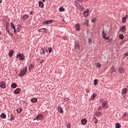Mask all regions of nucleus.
Returning <instances> with one entry per match:
<instances>
[{"instance_id": "obj_1", "label": "nucleus", "mask_w": 128, "mask_h": 128, "mask_svg": "<svg viewBox=\"0 0 128 128\" xmlns=\"http://www.w3.org/2000/svg\"><path fill=\"white\" fill-rule=\"evenodd\" d=\"M26 72H28V68L25 67L21 68L20 70V72L18 73V76H19L22 77L26 74Z\"/></svg>"}, {"instance_id": "obj_2", "label": "nucleus", "mask_w": 128, "mask_h": 128, "mask_svg": "<svg viewBox=\"0 0 128 128\" xmlns=\"http://www.w3.org/2000/svg\"><path fill=\"white\" fill-rule=\"evenodd\" d=\"M20 58V60H24V55L20 53H18L16 54V58Z\"/></svg>"}, {"instance_id": "obj_3", "label": "nucleus", "mask_w": 128, "mask_h": 128, "mask_svg": "<svg viewBox=\"0 0 128 128\" xmlns=\"http://www.w3.org/2000/svg\"><path fill=\"white\" fill-rule=\"evenodd\" d=\"M102 108H110V105L108 104V102L104 101L102 103Z\"/></svg>"}, {"instance_id": "obj_4", "label": "nucleus", "mask_w": 128, "mask_h": 128, "mask_svg": "<svg viewBox=\"0 0 128 128\" xmlns=\"http://www.w3.org/2000/svg\"><path fill=\"white\" fill-rule=\"evenodd\" d=\"M102 36L103 38H104V40H108V37H106V36L107 34L106 33L104 32V30L102 31Z\"/></svg>"}, {"instance_id": "obj_5", "label": "nucleus", "mask_w": 128, "mask_h": 128, "mask_svg": "<svg viewBox=\"0 0 128 128\" xmlns=\"http://www.w3.org/2000/svg\"><path fill=\"white\" fill-rule=\"evenodd\" d=\"M36 118V120H42L44 118V115L42 114H38Z\"/></svg>"}, {"instance_id": "obj_6", "label": "nucleus", "mask_w": 128, "mask_h": 128, "mask_svg": "<svg viewBox=\"0 0 128 128\" xmlns=\"http://www.w3.org/2000/svg\"><path fill=\"white\" fill-rule=\"evenodd\" d=\"M46 32H48V28H42L38 30V32H44V34H46Z\"/></svg>"}, {"instance_id": "obj_7", "label": "nucleus", "mask_w": 128, "mask_h": 128, "mask_svg": "<svg viewBox=\"0 0 128 128\" xmlns=\"http://www.w3.org/2000/svg\"><path fill=\"white\" fill-rule=\"evenodd\" d=\"M118 71L120 74H124L126 69H124V68H120L118 70Z\"/></svg>"}, {"instance_id": "obj_8", "label": "nucleus", "mask_w": 128, "mask_h": 128, "mask_svg": "<svg viewBox=\"0 0 128 128\" xmlns=\"http://www.w3.org/2000/svg\"><path fill=\"white\" fill-rule=\"evenodd\" d=\"M90 12V10L88 9H86L84 12V16L85 18H87V16H88V12Z\"/></svg>"}, {"instance_id": "obj_9", "label": "nucleus", "mask_w": 128, "mask_h": 128, "mask_svg": "<svg viewBox=\"0 0 128 128\" xmlns=\"http://www.w3.org/2000/svg\"><path fill=\"white\" fill-rule=\"evenodd\" d=\"M81 122L82 124L86 126V123L88 122V120H86V118H84L81 120Z\"/></svg>"}, {"instance_id": "obj_10", "label": "nucleus", "mask_w": 128, "mask_h": 128, "mask_svg": "<svg viewBox=\"0 0 128 128\" xmlns=\"http://www.w3.org/2000/svg\"><path fill=\"white\" fill-rule=\"evenodd\" d=\"M126 92H128V89L126 88H124L122 90V94L124 96V94H126Z\"/></svg>"}, {"instance_id": "obj_11", "label": "nucleus", "mask_w": 128, "mask_h": 128, "mask_svg": "<svg viewBox=\"0 0 128 128\" xmlns=\"http://www.w3.org/2000/svg\"><path fill=\"white\" fill-rule=\"evenodd\" d=\"M0 86L2 88H6V83L4 82H0Z\"/></svg>"}, {"instance_id": "obj_12", "label": "nucleus", "mask_w": 128, "mask_h": 128, "mask_svg": "<svg viewBox=\"0 0 128 128\" xmlns=\"http://www.w3.org/2000/svg\"><path fill=\"white\" fill-rule=\"evenodd\" d=\"M120 30L122 32H126V26H124L121 28Z\"/></svg>"}, {"instance_id": "obj_13", "label": "nucleus", "mask_w": 128, "mask_h": 128, "mask_svg": "<svg viewBox=\"0 0 128 128\" xmlns=\"http://www.w3.org/2000/svg\"><path fill=\"white\" fill-rule=\"evenodd\" d=\"M20 92V89L17 88L14 91V94H18Z\"/></svg>"}, {"instance_id": "obj_14", "label": "nucleus", "mask_w": 128, "mask_h": 128, "mask_svg": "<svg viewBox=\"0 0 128 128\" xmlns=\"http://www.w3.org/2000/svg\"><path fill=\"white\" fill-rule=\"evenodd\" d=\"M46 52H49V54H50L52 52V48H48L46 50Z\"/></svg>"}, {"instance_id": "obj_15", "label": "nucleus", "mask_w": 128, "mask_h": 128, "mask_svg": "<svg viewBox=\"0 0 128 128\" xmlns=\"http://www.w3.org/2000/svg\"><path fill=\"white\" fill-rule=\"evenodd\" d=\"M128 15H126L124 17L122 18V22H126V18H128Z\"/></svg>"}, {"instance_id": "obj_16", "label": "nucleus", "mask_w": 128, "mask_h": 128, "mask_svg": "<svg viewBox=\"0 0 128 128\" xmlns=\"http://www.w3.org/2000/svg\"><path fill=\"white\" fill-rule=\"evenodd\" d=\"M75 28L76 30H80V24H76L75 26Z\"/></svg>"}, {"instance_id": "obj_17", "label": "nucleus", "mask_w": 128, "mask_h": 128, "mask_svg": "<svg viewBox=\"0 0 128 128\" xmlns=\"http://www.w3.org/2000/svg\"><path fill=\"white\" fill-rule=\"evenodd\" d=\"M28 15L25 14L22 16V20H28Z\"/></svg>"}, {"instance_id": "obj_18", "label": "nucleus", "mask_w": 128, "mask_h": 128, "mask_svg": "<svg viewBox=\"0 0 128 128\" xmlns=\"http://www.w3.org/2000/svg\"><path fill=\"white\" fill-rule=\"evenodd\" d=\"M32 102H34V103H36V102H38V98H32L31 100H30Z\"/></svg>"}, {"instance_id": "obj_19", "label": "nucleus", "mask_w": 128, "mask_h": 128, "mask_svg": "<svg viewBox=\"0 0 128 128\" xmlns=\"http://www.w3.org/2000/svg\"><path fill=\"white\" fill-rule=\"evenodd\" d=\"M13 54H14V50H10L8 53L9 56L12 57V56Z\"/></svg>"}, {"instance_id": "obj_20", "label": "nucleus", "mask_w": 128, "mask_h": 128, "mask_svg": "<svg viewBox=\"0 0 128 128\" xmlns=\"http://www.w3.org/2000/svg\"><path fill=\"white\" fill-rule=\"evenodd\" d=\"M38 4H39V6L40 8H44V3L42 2V1H40L38 2Z\"/></svg>"}, {"instance_id": "obj_21", "label": "nucleus", "mask_w": 128, "mask_h": 128, "mask_svg": "<svg viewBox=\"0 0 128 128\" xmlns=\"http://www.w3.org/2000/svg\"><path fill=\"white\" fill-rule=\"evenodd\" d=\"M40 54H46V50H44V49H41L40 50Z\"/></svg>"}, {"instance_id": "obj_22", "label": "nucleus", "mask_w": 128, "mask_h": 128, "mask_svg": "<svg viewBox=\"0 0 128 128\" xmlns=\"http://www.w3.org/2000/svg\"><path fill=\"white\" fill-rule=\"evenodd\" d=\"M0 118H6V115L5 114L2 113L1 115H0Z\"/></svg>"}, {"instance_id": "obj_23", "label": "nucleus", "mask_w": 128, "mask_h": 128, "mask_svg": "<svg viewBox=\"0 0 128 128\" xmlns=\"http://www.w3.org/2000/svg\"><path fill=\"white\" fill-rule=\"evenodd\" d=\"M58 110L60 114H62V112H64V110L60 107L58 108Z\"/></svg>"}, {"instance_id": "obj_24", "label": "nucleus", "mask_w": 128, "mask_h": 128, "mask_svg": "<svg viewBox=\"0 0 128 128\" xmlns=\"http://www.w3.org/2000/svg\"><path fill=\"white\" fill-rule=\"evenodd\" d=\"M119 38H120V40H124V34H120Z\"/></svg>"}, {"instance_id": "obj_25", "label": "nucleus", "mask_w": 128, "mask_h": 128, "mask_svg": "<svg viewBox=\"0 0 128 128\" xmlns=\"http://www.w3.org/2000/svg\"><path fill=\"white\" fill-rule=\"evenodd\" d=\"M14 120V116L12 114L10 113V120Z\"/></svg>"}, {"instance_id": "obj_26", "label": "nucleus", "mask_w": 128, "mask_h": 128, "mask_svg": "<svg viewBox=\"0 0 128 128\" xmlns=\"http://www.w3.org/2000/svg\"><path fill=\"white\" fill-rule=\"evenodd\" d=\"M17 112L20 114L22 112V108H18L16 110Z\"/></svg>"}, {"instance_id": "obj_27", "label": "nucleus", "mask_w": 128, "mask_h": 128, "mask_svg": "<svg viewBox=\"0 0 128 128\" xmlns=\"http://www.w3.org/2000/svg\"><path fill=\"white\" fill-rule=\"evenodd\" d=\"M121 126L120 124V123H116V128H121Z\"/></svg>"}, {"instance_id": "obj_28", "label": "nucleus", "mask_w": 128, "mask_h": 128, "mask_svg": "<svg viewBox=\"0 0 128 128\" xmlns=\"http://www.w3.org/2000/svg\"><path fill=\"white\" fill-rule=\"evenodd\" d=\"M11 86L12 88H16V84L14 83L12 84Z\"/></svg>"}, {"instance_id": "obj_29", "label": "nucleus", "mask_w": 128, "mask_h": 128, "mask_svg": "<svg viewBox=\"0 0 128 128\" xmlns=\"http://www.w3.org/2000/svg\"><path fill=\"white\" fill-rule=\"evenodd\" d=\"M59 12H64V8H62V7H60L59 8Z\"/></svg>"}, {"instance_id": "obj_30", "label": "nucleus", "mask_w": 128, "mask_h": 128, "mask_svg": "<svg viewBox=\"0 0 128 128\" xmlns=\"http://www.w3.org/2000/svg\"><path fill=\"white\" fill-rule=\"evenodd\" d=\"M88 22H90V20H85V21L84 22V24H88Z\"/></svg>"}, {"instance_id": "obj_31", "label": "nucleus", "mask_w": 128, "mask_h": 128, "mask_svg": "<svg viewBox=\"0 0 128 128\" xmlns=\"http://www.w3.org/2000/svg\"><path fill=\"white\" fill-rule=\"evenodd\" d=\"M34 68V65L32 64H30L29 66V70H32Z\"/></svg>"}, {"instance_id": "obj_32", "label": "nucleus", "mask_w": 128, "mask_h": 128, "mask_svg": "<svg viewBox=\"0 0 128 128\" xmlns=\"http://www.w3.org/2000/svg\"><path fill=\"white\" fill-rule=\"evenodd\" d=\"M94 86H96V84H98V80H94Z\"/></svg>"}, {"instance_id": "obj_33", "label": "nucleus", "mask_w": 128, "mask_h": 128, "mask_svg": "<svg viewBox=\"0 0 128 128\" xmlns=\"http://www.w3.org/2000/svg\"><path fill=\"white\" fill-rule=\"evenodd\" d=\"M10 24H11V28H13L14 30L16 29V26H14V24H12V22H11Z\"/></svg>"}, {"instance_id": "obj_34", "label": "nucleus", "mask_w": 128, "mask_h": 128, "mask_svg": "<svg viewBox=\"0 0 128 128\" xmlns=\"http://www.w3.org/2000/svg\"><path fill=\"white\" fill-rule=\"evenodd\" d=\"M94 98H96V94H94L92 96H91L90 100H94Z\"/></svg>"}, {"instance_id": "obj_35", "label": "nucleus", "mask_w": 128, "mask_h": 128, "mask_svg": "<svg viewBox=\"0 0 128 128\" xmlns=\"http://www.w3.org/2000/svg\"><path fill=\"white\" fill-rule=\"evenodd\" d=\"M6 32H7L8 34H10V29H8V28H6Z\"/></svg>"}, {"instance_id": "obj_36", "label": "nucleus", "mask_w": 128, "mask_h": 128, "mask_svg": "<svg viewBox=\"0 0 128 128\" xmlns=\"http://www.w3.org/2000/svg\"><path fill=\"white\" fill-rule=\"evenodd\" d=\"M96 22V18H92V22Z\"/></svg>"}, {"instance_id": "obj_37", "label": "nucleus", "mask_w": 128, "mask_h": 128, "mask_svg": "<svg viewBox=\"0 0 128 128\" xmlns=\"http://www.w3.org/2000/svg\"><path fill=\"white\" fill-rule=\"evenodd\" d=\"M52 22H54V20H48V24H52Z\"/></svg>"}, {"instance_id": "obj_38", "label": "nucleus", "mask_w": 128, "mask_h": 128, "mask_svg": "<svg viewBox=\"0 0 128 128\" xmlns=\"http://www.w3.org/2000/svg\"><path fill=\"white\" fill-rule=\"evenodd\" d=\"M42 24H48V20H44Z\"/></svg>"}, {"instance_id": "obj_39", "label": "nucleus", "mask_w": 128, "mask_h": 128, "mask_svg": "<svg viewBox=\"0 0 128 128\" xmlns=\"http://www.w3.org/2000/svg\"><path fill=\"white\" fill-rule=\"evenodd\" d=\"M97 68H100L102 66V64H100V63H97L96 64Z\"/></svg>"}, {"instance_id": "obj_40", "label": "nucleus", "mask_w": 128, "mask_h": 128, "mask_svg": "<svg viewBox=\"0 0 128 128\" xmlns=\"http://www.w3.org/2000/svg\"><path fill=\"white\" fill-rule=\"evenodd\" d=\"M112 72H116V69H114V66H112Z\"/></svg>"}, {"instance_id": "obj_41", "label": "nucleus", "mask_w": 128, "mask_h": 128, "mask_svg": "<svg viewBox=\"0 0 128 128\" xmlns=\"http://www.w3.org/2000/svg\"><path fill=\"white\" fill-rule=\"evenodd\" d=\"M94 120H95V121H94L95 124H98V119L96 118H94Z\"/></svg>"}, {"instance_id": "obj_42", "label": "nucleus", "mask_w": 128, "mask_h": 128, "mask_svg": "<svg viewBox=\"0 0 128 128\" xmlns=\"http://www.w3.org/2000/svg\"><path fill=\"white\" fill-rule=\"evenodd\" d=\"M72 126V124H68V125L67 126V128H70V127Z\"/></svg>"}, {"instance_id": "obj_43", "label": "nucleus", "mask_w": 128, "mask_h": 128, "mask_svg": "<svg viewBox=\"0 0 128 128\" xmlns=\"http://www.w3.org/2000/svg\"><path fill=\"white\" fill-rule=\"evenodd\" d=\"M20 26H18L17 28V32H20Z\"/></svg>"}, {"instance_id": "obj_44", "label": "nucleus", "mask_w": 128, "mask_h": 128, "mask_svg": "<svg viewBox=\"0 0 128 128\" xmlns=\"http://www.w3.org/2000/svg\"><path fill=\"white\" fill-rule=\"evenodd\" d=\"M78 0L80 2H86V0Z\"/></svg>"}, {"instance_id": "obj_45", "label": "nucleus", "mask_w": 128, "mask_h": 128, "mask_svg": "<svg viewBox=\"0 0 128 128\" xmlns=\"http://www.w3.org/2000/svg\"><path fill=\"white\" fill-rule=\"evenodd\" d=\"M44 60H41L40 64H44Z\"/></svg>"}, {"instance_id": "obj_46", "label": "nucleus", "mask_w": 128, "mask_h": 128, "mask_svg": "<svg viewBox=\"0 0 128 128\" xmlns=\"http://www.w3.org/2000/svg\"><path fill=\"white\" fill-rule=\"evenodd\" d=\"M98 110H102V106H100L98 108Z\"/></svg>"}, {"instance_id": "obj_47", "label": "nucleus", "mask_w": 128, "mask_h": 128, "mask_svg": "<svg viewBox=\"0 0 128 128\" xmlns=\"http://www.w3.org/2000/svg\"><path fill=\"white\" fill-rule=\"evenodd\" d=\"M76 48L78 49V48H80V46H78V45H76Z\"/></svg>"}, {"instance_id": "obj_48", "label": "nucleus", "mask_w": 128, "mask_h": 128, "mask_svg": "<svg viewBox=\"0 0 128 128\" xmlns=\"http://www.w3.org/2000/svg\"><path fill=\"white\" fill-rule=\"evenodd\" d=\"M124 56H128V53H125Z\"/></svg>"}, {"instance_id": "obj_49", "label": "nucleus", "mask_w": 128, "mask_h": 128, "mask_svg": "<svg viewBox=\"0 0 128 128\" xmlns=\"http://www.w3.org/2000/svg\"><path fill=\"white\" fill-rule=\"evenodd\" d=\"M14 34H16V30L15 29H14Z\"/></svg>"}, {"instance_id": "obj_50", "label": "nucleus", "mask_w": 128, "mask_h": 128, "mask_svg": "<svg viewBox=\"0 0 128 128\" xmlns=\"http://www.w3.org/2000/svg\"><path fill=\"white\" fill-rule=\"evenodd\" d=\"M32 12H34L32 11L31 12H30V16H32Z\"/></svg>"}, {"instance_id": "obj_51", "label": "nucleus", "mask_w": 128, "mask_h": 128, "mask_svg": "<svg viewBox=\"0 0 128 128\" xmlns=\"http://www.w3.org/2000/svg\"><path fill=\"white\" fill-rule=\"evenodd\" d=\"M124 116H126V113L124 112Z\"/></svg>"}, {"instance_id": "obj_52", "label": "nucleus", "mask_w": 128, "mask_h": 128, "mask_svg": "<svg viewBox=\"0 0 128 128\" xmlns=\"http://www.w3.org/2000/svg\"><path fill=\"white\" fill-rule=\"evenodd\" d=\"M90 42H92L90 41V39H89V44H90Z\"/></svg>"}, {"instance_id": "obj_53", "label": "nucleus", "mask_w": 128, "mask_h": 128, "mask_svg": "<svg viewBox=\"0 0 128 128\" xmlns=\"http://www.w3.org/2000/svg\"><path fill=\"white\" fill-rule=\"evenodd\" d=\"M64 100H66V101L68 100V98H65Z\"/></svg>"}, {"instance_id": "obj_54", "label": "nucleus", "mask_w": 128, "mask_h": 128, "mask_svg": "<svg viewBox=\"0 0 128 128\" xmlns=\"http://www.w3.org/2000/svg\"><path fill=\"white\" fill-rule=\"evenodd\" d=\"M2 0H0V4H1Z\"/></svg>"}, {"instance_id": "obj_55", "label": "nucleus", "mask_w": 128, "mask_h": 128, "mask_svg": "<svg viewBox=\"0 0 128 128\" xmlns=\"http://www.w3.org/2000/svg\"><path fill=\"white\" fill-rule=\"evenodd\" d=\"M44 2H46V0H42Z\"/></svg>"}, {"instance_id": "obj_56", "label": "nucleus", "mask_w": 128, "mask_h": 128, "mask_svg": "<svg viewBox=\"0 0 128 128\" xmlns=\"http://www.w3.org/2000/svg\"><path fill=\"white\" fill-rule=\"evenodd\" d=\"M0 34H1V33H0Z\"/></svg>"}]
</instances>
